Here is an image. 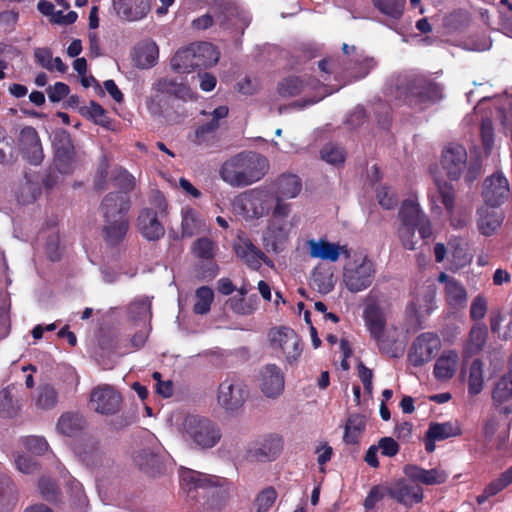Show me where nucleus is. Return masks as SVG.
<instances>
[{
    "label": "nucleus",
    "instance_id": "obj_1",
    "mask_svg": "<svg viewBox=\"0 0 512 512\" xmlns=\"http://www.w3.org/2000/svg\"><path fill=\"white\" fill-rule=\"evenodd\" d=\"M267 158L253 151L240 152L227 159L220 167V176L232 187H245L261 180L267 173Z\"/></svg>",
    "mask_w": 512,
    "mask_h": 512
},
{
    "label": "nucleus",
    "instance_id": "obj_2",
    "mask_svg": "<svg viewBox=\"0 0 512 512\" xmlns=\"http://www.w3.org/2000/svg\"><path fill=\"white\" fill-rule=\"evenodd\" d=\"M131 208L129 196L108 193L102 200L100 209L104 218L102 235L109 246H117L129 230L128 212Z\"/></svg>",
    "mask_w": 512,
    "mask_h": 512
},
{
    "label": "nucleus",
    "instance_id": "obj_3",
    "mask_svg": "<svg viewBox=\"0 0 512 512\" xmlns=\"http://www.w3.org/2000/svg\"><path fill=\"white\" fill-rule=\"evenodd\" d=\"M363 320L370 337L376 342L382 354L390 358H398L403 355L404 348L387 333L386 315L379 304H367L363 311Z\"/></svg>",
    "mask_w": 512,
    "mask_h": 512
},
{
    "label": "nucleus",
    "instance_id": "obj_4",
    "mask_svg": "<svg viewBox=\"0 0 512 512\" xmlns=\"http://www.w3.org/2000/svg\"><path fill=\"white\" fill-rule=\"evenodd\" d=\"M375 274V264L368 255L357 254L344 264L342 281L348 291L358 293L371 286Z\"/></svg>",
    "mask_w": 512,
    "mask_h": 512
},
{
    "label": "nucleus",
    "instance_id": "obj_5",
    "mask_svg": "<svg viewBox=\"0 0 512 512\" xmlns=\"http://www.w3.org/2000/svg\"><path fill=\"white\" fill-rule=\"evenodd\" d=\"M183 429L185 436L202 449L214 447L222 436L216 423L199 415L186 416Z\"/></svg>",
    "mask_w": 512,
    "mask_h": 512
},
{
    "label": "nucleus",
    "instance_id": "obj_6",
    "mask_svg": "<svg viewBox=\"0 0 512 512\" xmlns=\"http://www.w3.org/2000/svg\"><path fill=\"white\" fill-rule=\"evenodd\" d=\"M153 203L157 207V210L153 208H144L140 211L137 218L139 232L149 241L159 240L165 233L164 227L159 221V214L166 212L167 204L165 198L158 193V195L155 196Z\"/></svg>",
    "mask_w": 512,
    "mask_h": 512
},
{
    "label": "nucleus",
    "instance_id": "obj_7",
    "mask_svg": "<svg viewBox=\"0 0 512 512\" xmlns=\"http://www.w3.org/2000/svg\"><path fill=\"white\" fill-rule=\"evenodd\" d=\"M272 196L265 190L251 189L238 195L234 206L249 218L268 215L272 209Z\"/></svg>",
    "mask_w": 512,
    "mask_h": 512
},
{
    "label": "nucleus",
    "instance_id": "obj_8",
    "mask_svg": "<svg viewBox=\"0 0 512 512\" xmlns=\"http://www.w3.org/2000/svg\"><path fill=\"white\" fill-rule=\"evenodd\" d=\"M247 397L246 385L236 376H229L219 384L217 402L226 411L238 410L243 406Z\"/></svg>",
    "mask_w": 512,
    "mask_h": 512
},
{
    "label": "nucleus",
    "instance_id": "obj_9",
    "mask_svg": "<svg viewBox=\"0 0 512 512\" xmlns=\"http://www.w3.org/2000/svg\"><path fill=\"white\" fill-rule=\"evenodd\" d=\"M52 145L57 170L62 174L72 173L74 169L75 147L70 133L62 128L56 129L53 132Z\"/></svg>",
    "mask_w": 512,
    "mask_h": 512
},
{
    "label": "nucleus",
    "instance_id": "obj_10",
    "mask_svg": "<svg viewBox=\"0 0 512 512\" xmlns=\"http://www.w3.org/2000/svg\"><path fill=\"white\" fill-rule=\"evenodd\" d=\"M268 337L273 348H280L290 364L296 362L302 353L301 339L299 335L289 327L272 328Z\"/></svg>",
    "mask_w": 512,
    "mask_h": 512
},
{
    "label": "nucleus",
    "instance_id": "obj_11",
    "mask_svg": "<svg viewBox=\"0 0 512 512\" xmlns=\"http://www.w3.org/2000/svg\"><path fill=\"white\" fill-rule=\"evenodd\" d=\"M210 11L214 15L215 23L223 29L236 28L243 33L250 23L246 15L230 1H215L210 6Z\"/></svg>",
    "mask_w": 512,
    "mask_h": 512
},
{
    "label": "nucleus",
    "instance_id": "obj_12",
    "mask_svg": "<svg viewBox=\"0 0 512 512\" xmlns=\"http://www.w3.org/2000/svg\"><path fill=\"white\" fill-rule=\"evenodd\" d=\"M409 95L418 103H435L443 98V87L429 76L414 75L407 82Z\"/></svg>",
    "mask_w": 512,
    "mask_h": 512
},
{
    "label": "nucleus",
    "instance_id": "obj_13",
    "mask_svg": "<svg viewBox=\"0 0 512 512\" xmlns=\"http://www.w3.org/2000/svg\"><path fill=\"white\" fill-rule=\"evenodd\" d=\"M439 337L431 332L417 336L408 354V359L414 367H420L432 360L440 350Z\"/></svg>",
    "mask_w": 512,
    "mask_h": 512
},
{
    "label": "nucleus",
    "instance_id": "obj_14",
    "mask_svg": "<svg viewBox=\"0 0 512 512\" xmlns=\"http://www.w3.org/2000/svg\"><path fill=\"white\" fill-rule=\"evenodd\" d=\"M320 80L315 77L287 76L279 81L277 85V93L282 98H292L306 91H316L324 89Z\"/></svg>",
    "mask_w": 512,
    "mask_h": 512
},
{
    "label": "nucleus",
    "instance_id": "obj_15",
    "mask_svg": "<svg viewBox=\"0 0 512 512\" xmlns=\"http://www.w3.org/2000/svg\"><path fill=\"white\" fill-rule=\"evenodd\" d=\"M386 493L390 498L406 507H412L414 504L422 502L424 498L422 487L404 478L392 483L386 489Z\"/></svg>",
    "mask_w": 512,
    "mask_h": 512
},
{
    "label": "nucleus",
    "instance_id": "obj_16",
    "mask_svg": "<svg viewBox=\"0 0 512 512\" xmlns=\"http://www.w3.org/2000/svg\"><path fill=\"white\" fill-rule=\"evenodd\" d=\"M482 196L485 206L499 207L509 196L508 180L501 174H493L483 183Z\"/></svg>",
    "mask_w": 512,
    "mask_h": 512
},
{
    "label": "nucleus",
    "instance_id": "obj_17",
    "mask_svg": "<svg viewBox=\"0 0 512 512\" xmlns=\"http://www.w3.org/2000/svg\"><path fill=\"white\" fill-rule=\"evenodd\" d=\"M19 146L23 157L33 165L42 162L44 155L41 140L37 130L32 126H25L19 133Z\"/></svg>",
    "mask_w": 512,
    "mask_h": 512
},
{
    "label": "nucleus",
    "instance_id": "obj_18",
    "mask_svg": "<svg viewBox=\"0 0 512 512\" xmlns=\"http://www.w3.org/2000/svg\"><path fill=\"white\" fill-rule=\"evenodd\" d=\"M90 401L96 412L113 415L118 412L122 397L111 386L105 385L93 389Z\"/></svg>",
    "mask_w": 512,
    "mask_h": 512
},
{
    "label": "nucleus",
    "instance_id": "obj_19",
    "mask_svg": "<svg viewBox=\"0 0 512 512\" xmlns=\"http://www.w3.org/2000/svg\"><path fill=\"white\" fill-rule=\"evenodd\" d=\"M443 169L451 180H458L467 168V152L462 145L445 148L441 160Z\"/></svg>",
    "mask_w": 512,
    "mask_h": 512
},
{
    "label": "nucleus",
    "instance_id": "obj_20",
    "mask_svg": "<svg viewBox=\"0 0 512 512\" xmlns=\"http://www.w3.org/2000/svg\"><path fill=\"white\" fill-rule=\"evenodd\" d=\"M284 375L275 364H267L260 371V389L267 397L275 399L284 390Z\"/></svg>",
    "mask_w": 512,
    "mask_h": 512
},
{
    "label": "nucleus",
    "instance_id": "obj_21",
    "mask_svg": "<svg viewBox=\"0 0 512 512\" xmlns=\"http://www.w3.org/2000/svg\"><path fill=\"white\" fill-rule=\"evenodd\" d=\"M112 7L120 19L139 21L150 12L151 0H112Z\"/></svg>",
    "mask_w": 512,
    "mask_h": 512
},
{
    "label": "nucleus",
    "instance_id": "obj_22",
    "mask_svg": "<svg viewBox=\"0 0 512 512\" xmlns=\"http://www.w3.org/2000/svg\"><path fill=\"white\" fill-rule=\"evenodd\" d=\"M234 250L237 257L252 270H259L261 262L265 264L271 263L267 255L248 238H240L239 242L234 245Z\"/></svg>",
    "mask_w": 512,
    "mask_h": 512
},
{
    "label": "nucleus",
    "instance_id": "obj_23",
    "mask_svg": "<svg viewBox=\"0 0 512 512\" xmlns=\"http://www.w3.org/2000/svg\"><path fill=\"white\" fill-rule=\"evenodd\" d=\"M376 64L372 57L355 54L349 60L342 61L343 76L354 80L363 79L375 68Z\"/></svg>",
    "mask_w": 512,
    "mask_h": 512
},
{
    "label": "nucleus",
    "instance_id": "obj_24",
    "mask_svg": "<svg viewBox=\"0 0 512 512\" xmlns=\"http://www.w3.org/2000/svg\"><path fill=\"white\" fill-rule=\"evenodd\" d=\"M403 471L409 480L424 485L443 484L448 477L444 471H440L436 468L426 470L412 464L406 465Z\"/></svg>",
    "mask_w": 512,
    "mask_h": 512
},
{
    "label": "nucleus",
    "instance_id": "obj_25",
    "mask_svg": "<svg viewBox=\"0 0 512 512\" xmlns=\"http://www.w3.org/2000/svg\"><path fill=\"white\" fill-rule=\"evenodd\" d=\"M153 89L161 94H167L176 99L189 101L194 99V94L185 81L164 77L153 84Z\"/></svg>",
    "mask_w": 512,
    "mask_h": 512
},
{
    "label": "nucleus",
    "instance_id": "obj_26",
    "mask_svg": "<svg viewBox=\"0 0 512 512\" xmlns=\"http://www.w3.org/2000/svg\"><path fill=\"white\" fill-rule=\"evenodd\" d=\"M190 47L195 70L211 67L219 60L220 53L217 48L209 42L192 43Z\"/></svg>",
    "mask_w": 512,
    "mask_h": 512
},
{
    "label": "nucleus",
    "instance_id": "obj_27",
    "mask_svg": "<svg viewBox=\"0 0 512 512\" xmlns=\"http://www.w3.org/2000/svg\"><path fill=\"white\" fill-rule=\"evenodd\" d=\"M435 191H430L428 197L433 205L442 204L449 215H452L455 209V189L453 185L446 180L435 178Z\"/></svg>",
    "mask_w": 512,
    "mask_h": 512
},
{
    "label": "nucleus",
    "instance_id": "obj_28",
    "mask_svg": "<svg viewBox=\"0 0 512 512\" xmlns=\"http://www.w3.org/2000/svg\"><path fill=\"white\" fill-rule=\"evenodd\" d=\"M494 208L482 206L477 210V226L482 235L491 236L503 222V214Z\"/></svg>",
    "mask_w": 512,
    "mask_h": 512
},
{
    "label": "nucleus",
    "instance_id": "obj_29",
    "mask_svg": "<svg viewBox=\"0 0 512 512\" xmlns=\"http://www.w3.org/2000/svg\"><path fill=\"white\" fill-rule=\"evenodd\" d=\"M282 449V438L278 435H270L258 447L250 450V453L257 461H273L280 455Z\"/></svg>",
    "mask_w": 512,
    "mask_h": 512
},
{
    "label": "nucleus",
    "instance_id": "obj_30",
    "mask_svg": "<svg viewBox=\"0 0 512 512\" xmlns=\"http://www.w3.org/2000/svg\"><path fill=\"white\" fill-rule=\"evenodd\" d=\"M309 255L311 258L321 259L324 261L337 262L339 260L338 243L329 242L325 238L319 240H307Z\"/></svg>",
    "mask_w": 512,
    "mask_h": 512
},
{
    "label": "nucleus",
    "instance_id": "obj_31",
    "mask_svg": "<svg viewBox=\"0 0 512 512\" xmlns=\"http://www.w3.org/2000/svg\"><path fill=\"white\" fill-rule=\"evenodd\" d=\"M224 478L200 473L192 469H185L181 473V481L187 485L189 492L199 488L221 486Z\"/></svg>",
    "mask_w": 512,
    "mask_h": 512
},
{
    "label": "nucleus",
    "instance_id": "obj_32",
    "mask_svg": "<svg viewBox=\"0 0 512 512\" xmlns=\"http://www.w3.org/2000/svg\"><path fill=\"white\" fill-rule=\"evenodd\" d=\"M133 463L144 473L155 476L162 470V462L158 453L149 448L140 449L133 455Z\"/></svg>",
    "mask_w": 512,
    "mask_h": 512
},
{
    "label": "nucleus",
    "instance_id": "obj_33",
    "mask_svg": "<svg viewBox=\"0 0 512 512\" xmlns=\"http://www.w3.org/2000/svg\"><path fill=\"white\" fill-rule=\"evenodd\" d=\"M459 355L455 350H448L436 360L434 376L440 381L451 379L457 369Z\"/></svg>",
    "mask_w": 512,
    "mask_h": 512
},
{
    "label": "nucleus",
    "instance_id": "obj_34",
    "mask_svg": "<svg viewBox=\"0 0 512 512\" xmlns=\"http://www.w3.org/2000/svg\"><path fill=\"white\" fill-rule=\"evenodd\" d=\"M302 189L301 179L295 174H282L275 181V195L295 198Z\"/></svg>",
    "mask_w": 512,
    "mask_h": 512
},
{
    "label": "nucleus",
    "instance_id": "obj_35",
    "mask_svg": "<svg viewBox=\"0 0 512 512\" xmlns=\"http://www.w3.org/2000/svg\"><path fill=\"white\" fill-rule=\"evenodd\" d=\"M365 428V416L361 414H351L346 421L343 441L348 445L359 444Z\"/></svg>",
    "mask_w": 512,
    "mask_h": 512
},
{
    "label": "nucleus",
    "instance_id": "obj_36",
    "mask_svg": "<svg viewBox=\"0 0 512 512\" xmlns=\"http://www.w3.org/2000/svg\"><path fill=\"white\" fill-rule=\"evenodd\" d=\"M80 460L88 467L94 468L102 462V450L96 441L88 440L76 447Z\"/></svg>",
    "mask_w": 512,
    "mask_h": 512
},
{
    "label": "nucleus",
    "instance_id": "obj_37",
    "mask_svg": "<svg viewBox=\"0 0 512 512\" xmlns=\"http://www.w3.org/2000/svg\"><path fill=\"white\" fill-rule=\"evenodd\" d=\"M85 420L78 413L66 412L62 414L57 423V430L69 437L76 436L84 428Z\"/></svg>",
    "mask_w": 512,
    "mask_h": 512
},
{
    "label": "nucleus",
    "instance_id": "obj_38",
    "mask_svg": "<svg viewBox=\"0 0 512 512\" xmlns=\"http://www.w3.org/2000/svg\"><path fill=\"white\" fill-rule=\"evenodd\" d=\"M512 484V466L502 472L498 478L492 480L485 486L483 493L477 497L479 504L484 503L488 498L493 497Z\"/></svg>",
    "mask_w": 512,
    "mask_h": 512
},
{
    "label": "nucleus",
    "instance_id": "obj_39",
    "mask_svg": "<svg viewBox=\"0 0 512 512\" xmlns=\"http://www.w3.org/2000/svg\"><path fill=\"white\" fill-rule=\"evenodd\" d=\"M488 328L485 324H475L472 326L465 347L467 356L479 353L486 344Z\"/></svg>",
    "mask_w": 512,
    "mask_h": 512
},
{
    "label": "nucleus",
    "instance_id": "obj_40",
    "mask_svg": "<svg viewBox=\"0 0 512 512\" xmlns=\"http://www.w3.org/2000/svg\"><path fill=\"white\" fill-rule=\"evenodd\" d=\"M217 130L213 124L206 122L197 126L194 132L189 135V139L196 146L208 148L217 142Z\"/></svg>",
    "mask_w": 512,
    "mask_h": 512
},
{
    "label": "nucleus",
    "instance_id": "obj_41",
    "mask_svg": "<svg viewBox=\"0 0 512 512\" xmlns=\"http://www.w3.org/2000/svg\"><path fill=\"white\" fill-rule=\"evenodd\" d=\"M264 240L274 252H280L288 240V231L284 225H278L273 221L267 229Z\"/></svg>",
    "mask_w": 512,
    "mask_h": 512
},
{
    "label": "nucleus",
    "instance_id": "obj_42",
    "mask_svg": "<svg viewBox=\"0 0 512 512\" xmlns=\"http://www.w3.org/2000/svg\"><path fill=\"white\" fill-rule=\"evenodd\" d=\"M425 214L420 209L419 204L412 199H406L402 202L399 209V218L403 226H414L423 218Z\"/></svg>",
    "mask_w": 512,
    "mask_h": 512
},
{
    "label": "nucleus",
    "instance_id": "obj_43",
    "mask_svg": "<svg viewBox=\"0 0 512 512\" xmlns=\"http://www.w3.org/2000/svg\"><path fill=\"white\" fill-rule=\"evenodd\" d=\"M447 304L454 309L463 308L467 303V291L459 281H449L445 286Z\"/></svg>",
    "mask_w": 512,
    "mask_h": 512
},
{
    "label": "nucleus",
    "instance_id": "obj_44",
    "mask_svg": "<svg viewBox=\"0 0 512 512\" xmlns=\"http://www.w3.org/2000/svg\"><path fill=\"white\" fill-rule=\"evenodd\" d=\"M462 434V430L459 425L453 424L451 422H432L430 423L426 436H431L433 439L437 441H443L450 437L459 436Z\"/></svg>",
    "mask_w": 512,
    "mask_h": 512
},
{
    "label": "nucleus",
    "instance_id": "obj_45",
    "mask_svg": "<svg viewBox=\"0 0 512 512\" xmlns=\"http://www.w3.org/2000/svg\"><path fill=\"white\" fill-rule=\"evenodd\" d=\"M372 4L385 17L399 20L405 9V0H372Z\"/></svg>",
    "mask_w": 512,
    "mask_h": 512
},
{
    "label": "nucleus",
    "instance_id": "obj_46",
    "mask_svg": "<svg viewBox=\"0 0 512 512\" xmlns=\"http://www.w3.org/2000/svg\"><path fill=\"white\" fill-rule=\"evenodd\" d=\"M111 182L115 187H118L121 191L120 194L128 196V193L133 191L135 188V177L123 167H115L111 172Z\"/></svg>",
    "mask_w": 512,
    "mask_h": 512
},
{
    "label": "nucleus",
    "instance_id": "obj_47",
    "mask_svg": "<svg viewBox=\"0 0 512 512\" xmlns=\"http://www.w3.org/2000/svg\"><path fill=\"white\" fill-rule=\"evenodd\" d=\"M190 45L179 49L170 61L171 69L176 73H190L195 70Z\"/></svg>",
    "mask_w": 512,
    "mask_h": 512
},
{
    "label": "nucleus",
    "instance_id": "obj_48",
    "mask_svg": "<svg viewBox=\"0 0 512 512\" xmlns=\"http://www.w3.org/2000/svg\"><path fill=\"white\" fill-rule=\"evenodd\" d=\"M58 402V392L51 384L40 385L37 388L35 405L39 409L49 410L56 406Z\"/></svg>",
    "mask_w": 512,
    "mask_h": 512
},
{
    "label": "nucleus",
    "instance_id": "obj_49",
    "mask_svg": "<svg viewBox=\"0 0 512 512\" xmlns=\"http://www.w3.org/2000/svg\"><path fill=\"white\" fill-rule=\"evenodd\" d=\"M193 312L198 315L207 314L214 300V292L209 286H201L195 292Z\"/></svg>",
    "mask_w": 512,
    "mask_h": 512
},
{
    "label": "nucleus",
    "instance_id": "obj_50",
    "mask_svg": "<svg viewBox=\"0 0 512 512\" xmlns=\"http://www.w3.org/2000/svg\"><path fill=\"white\" fill-rule=\"evenodd\" d=\"M483 363L480 359H474L470 366L468 378V392L475 396L483 389Z\"/></svg>",
    "mask_w": 512,
    "mask_h": 512
},
{
    "label": "nucleus",
    "instance_id": "obj_51",
    "mask_svg": "<svg viewBox=\"0 0 512 512\" xmlns=\"http://www.w3.org/2000/svg\"><path fill=\"white\" fill-rule=\"evenodd\" d=\"M512 397V373L502 376L496 383L492 398L494 402L501 405Z\"/></svg>",
    "mask_w": 512,
    "mask_h": 512
},
{
    "label": "nucleus",
    "instance_id": "obj_52",
    "mask_svg": "<svg viewBox=\"0 0 512 512\" xmlns=\"http://www.w3.org/2000/svg\"><path fill=\"white\" fill-rule=\"evenodd\" d=\"M217 250L216 243L208 237L198 238L192 246V253L201 260H212Z\"/></svg>",
    "mask_w": 512,
    "mask_h": 512
},
{
    "label": "nucleus",
    "instance_id": "obj_53",
    "mask_svg": "<svg viewBox=\"0 0 512 512\" xmlns=\"http://www.w3.org/2000/svg\"><path fill=\"white\" fill-rule=\"evenodd\" d=\"M81 113L103 127H109L111 123L110 119L106 116L105 109L94 100H91L89 106L83 108Z\"/></svg>",
    "mask_w": 512,
    "mask_h": 512
},
{
    "label": "nucleus",
    "instance_id": "obj_54",
    "mask_svg": "<svg viewBox=\"0 0 512 512\" xmlns=\"http://www.w3.org/2000/svg\"><path fill=\"white\" fill-rule=\"evenodd\" d=\"M320 156L329 164L340 165L345 161V150L333 143H327L320 150Z\"/></svg>",
    "mask_w": 512,
    "mask_h": 512
},
{
    "label": "nucleus",
    "instance_id": "obj_55",
    "mask_svg": "<svg viewBox=\"0 0 512 512\" xmlns=\"http://www.w3.org/2000/svg\"><path fill=\"white\" fill-rule=\"evenodd\" d=\"M158 48L153 44H147L137 51V65L141 68H149L156 64Z\"/></svg>",
    "mask_w": 512,
    "mask_h": 512
},
{
    "label": "nucleus",
    "instance_id": "obj_56",
    "mask_svg": "<svg viewBox=\"0 0 512 512\" xmlns=\"http://www.w3.org/2000/svg\"><path fill=\"white\" fill-rule=\"evenodd\" d=\"M130 314L134 319L146 320L152 316L151 301L148 297H141L135 299L129 307Z\"/></svg>",
    "mask_w": 512,
    "mask_h": 512
},
{
    "label": "nucleus",
    "instance_id": "obj_57",
    "mask_svg": "<svg viewBox=\"0 0 512 512\" xmlns=\"http://www.w3.org/2000/svg\"><path fill=\"white\" fill-rule=\"evenodd\" d=\"M480 136L484 151L489 154L494 147V125L490 118H483L480 124Z\"/></svg>",
    "mask_w": 512,
    "mask_h": 512
},
{
    "label": "nucleus",
    "instance_id": "obj_58",
    "mask_svg": "<svg viewBox=\"0 0 512 512\" xmlns=\"http://www.w3.org/2000/svg\"><path fill=\"white\" fill-rule=\"evenodd\" d=\"M38 488L42 497L49 502H56L59 498L60 491L54 480L42 477L38 481Z\"/></svg>",
    "mask_w": 512,
    "mask_h": 512
},
{
    "label": "nucleus",
    "instance_id": "obj_59",
    "mask_svg": "<svg viewBox=\"0 0 512 512\" xmlns=\"http://www.w3.org/2000/svg\"><path fill=\"white\" fill-rule=\"evenodd\" d=\"M276 495L273 487L262 490L255 499L256 512H267L274 504Z\"/></svg>",
    "mask_w": 512,
    "mask_h": 512
},
{
    "label": "nucleus",
    "instance_id": "obj_60",
    "mask_svg": "<svg viewBox=\"0 0 512 512\" xmlns=\"http://www.w3.org/2000/svg\"><path fill=\"white\" fill-rule=\"evenodd\" d=\"M219 272V267L217 263L212 260H202V262L197 265L196 268V276L199 280H212L214 279Z\"/></svg>",
    "mask_w": 512,
    "mask_h": 512
},
{
    "label": "nucleus",
    "instance_id": "obj_61",
    "mask_svg": "<svg viewBox=\"0 0 512 512\" xmlns=\"http://www.w3.org/2000/svg\"><path fill=\"white\" fill-rule=\"evenodd\" d=\"M40 188L35 187L32 183L26 182L20 189L17 195V201L22 205H27L36 201L40 196Z\"/></svg>",
    "mask_w": 512,
    "mask_h": 512
},
{
    "label": "nucleus",
    "instance_id": "obj_62",
    "mask_svg": "<svg viewBox=\"0 0 512 512\" xmlns=\"http://www.w3.org/2000/svg\"><path fill=\"white\" fill-rule=\"evenodd\" d=\"M23 445L29 452L36 455H42L48 449L46 439L41 436H28L24 439Z\"/></svg>",
    "mask_w": 512,
    "mask_h": 512
},
{
    "label": "nucleus",
    "instance_id": "obj_63",
    "mask_svg": "<svg viewBox=\"0 0 512 512\" xmlns=\"http://www.w3.org/2000/svg\"><path fill=\"white\" fill-rule=\"evenodd\" d=\"M376 196L378 199V203L384 209H393L397 206L398 199L395 193L390 191V188L387 186H381L376 190Z\"/></svg>",
    "mask_w": 512,
    "mask_h": 512
},
{
    "label": "nucleus",
    "instance_id": "obj_64",
    "mask_svg": "<svg viewBox=\"0 0 512 512\" xmlns=\"http://www.w3.org/2000/svg\"><path fill=\"white\" fill-rule=\"evenodd\" d=\"M15 464L20 472L28 475L35 474L40 470L39 463L27 455H19L15 460Z\"/></svg>",
    "mask_w": 512,
    "mask_h": 512
}]
</instances>
